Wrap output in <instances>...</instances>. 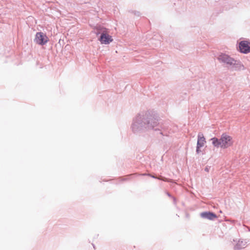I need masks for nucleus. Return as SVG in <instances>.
I'll use <instances>...</instances> for the list:
<instances>
[{
    "instance_id": "obj_9",
    "label": "nucleus",
    "mask_w": 250,
    "mask_h": 250,
    "mask_svg": "<svg viewBox=\"0 0 250 250\" xmlns=\"http://www.w3.org/2000/svg\"><path fill=\"white\" fill-rule=\"evenodd\" d=\"M247 243L248 241L246 240H239L236 246L234 247L235 250H239L241 249L244 248Z\"/></svg>"
},
{
    "instance_id": "obj_8",
    "label": "nucleus",
    "mask_w": 250,
    "mask_h": 250,
    "mask_svg": "<svg viewBox=\"0 0 250 250\" xmlns=\"http://www.w3.org/2000/svg\"><path fill=\"white\" fill-rule=\"evenodd\" d=\"M200 217L203 219L214 220L217 218V215L211 211H204L200 213Z\"/></svg>"
},
{
    "instance_id": "obj_10",
    "label": "nucleus",
    "mask_w": 250,
    "mask_h": 250,
    "mask_svg": "<svg viewBox=\"0 0 250 250\" xmlns=\"http://www.w3.org/2000/svg\"><path fill=\"white\" fill-rule=\"evenodd\" d=\"M148 175L154 179H158L159 180H163L164 181H167V179L164 177H161L160 178H157L156 176L152 175L150 174H148Z\"/></svg>"
},
{
    "instance_id": "obj_2",
    "label": "nucleus",
    "mask_w": 250,
    "mask_h": 250,
    "mask_svg": "<svg viewBox=\"0 0 250 250\" xmlns=\"http://www.w3.org/2000/svg\"><path fill=\"white\" fill-rule=\"evenodd\" d=\"M220 63L226 65L229 69L232 70H237L243 67L241 64L240 61L236 60L228 54L221 53L217 57Z\"/></svg>"
},
{
    "instance_id": "obj_5",
    "label": "nucleus",
    "mask_w": 250,
    "mask_h": 250,
    "mask_svg": "<svg viewBox=\"0 0 250 250\" xmlns=\"http://www.w3.org/2000/svg\"><path fill=\"white\" fill-rule=\"evenodd\" d=\"M48 41V38L45 33L42 32H37L36 34L34 42L41 45L45 44Z\"/></svg>"
},
{
    "instance_id": "obj_3",
    "label": "nucleus",
    "mask_w": 250,
    "mask_h": 250,
    "mask_svg": "<svg viewBox=\"0 0 250 250\" xmlns=\"http://www.w3.org/2000/svg\"><path fill=\"white\" fill-rule=\"evenodd\" d=\"M210 140L213 146L217 148H227L232 144L231 137L225 133L222 134L220 139L213 137Z\"/></svg>"
},
{
    "instance_id": "obj_11",
    "label": "nucleus",
    "mask_w": 250,
    "mask_h": 250,
    "mask_svg": "<svg viewBox=\"0 0 250 250\" xmlns=\"http://www.w3.org/2000/svg\"><path fill=\"white\" fill-rule=\"evenodd\" d=\"M131 13L137 17H140L141 15V13L137 11L132 10L131 11Z\"/></svg>"
},
{
    "instance_id": "obj_12",
    "label": "nucleus",
    "mask_w": 250,
    "mask_h": 250,
    "mask_svg": "<svg viewBox=\"0 0 250 250\" xmlns=\"http://www.w3.org/2000/svg\"><path fill=\"white\" fill-rule=\"evenodd\" d=\"M167 195L168 196L170 197H172L173 199L174 202H175L176 199L174 197H172L171 196V195L169 192H167Z\"/></svg>"
},
{
    "instance_id": "obj_13",
    "label": "nucleus",
    "mask_w": 250,
    "mask_h": 250,
    "mask_svg": "<svg viewBox=\"0 0 250 250\" xmlns=\"http://www.w3.org/2000/svg\"><path fill=\"white\" fill-rule=\"evenodd\" d=\"M205 170H206V171H208V167H206V168H205Z\"/></svg>"
},
{
    "instance_id": "obj_7",
    "label": "nucleus",
    "mask_w": 250,
    "mask_h": 250,
    "mask_svg": "<svg viewBox=\"0 0 250 250\" xmlns=\"http://www.w3.org/2000/svg\"><path fill=\"white\" fill-rule=\"evenodd\" d=\"M205 143L206 139L203 134L201 132L199 133L198 134V140L196 149L197 153H199L201 151L200 149L204 146Z\"/></svg>"
},
{
    "instance_id": "obj_6",
    "label": "nucleus",
    "mask_w": 250,
    "mask_h": 250,
    "mask_svg": "<svg viewBox=\"0 0 250 250\" xmlns=\"http://www.w3.org/2000/svg\"><path fill=\"white\" fill-rule=\"evenodd\" d=\"M239 50L243 54L250 52V42L247 41H241L239 43Z\"/></svg>"
},
{
    "instance_id": "obj_1",
    "label": "nucleus",
    "mask_w": 250,
    "mask_h": 250,
    "mask_svg": "<svg viewBox=\"0 0 250 250\" xmlns=\"http://www.w3.org/2000/svg\"><path fill=\"white\" fill-rule=\"evenodd\" d=\"M131 128L134 133H139L149 129L160 131V134L164 135L158 119L149 111L138 113L132 120Z\"/></svg>"
},
{
    "instance_id": "obj_4",
    "label": "nucleus",
    "mask_w": 250,
    "mask_h": 250,
    "mask_svg": "<svg viewBox=\"0 0 250 250\" xmlns=\"http://www.w3.org/2000/svg\"><path fill=\"white\" fill-rule=\"evenodd\" d=\"M95 34L97 36L100 34L98 40L102 44H108L113 41L112 37L107 33L105 28L97 26L95 29Z\"/></svg>"
},
{
    "instance_id": "obj_14",
    "label": "nucleus",
    "mask_w": 250,
    "mask_h": 250,
    "mask_svg": "<svg viewBox=\"0 0 250 250\" xmlns=\"http://www.w3.org/2000/svg\"><path fill=\"white\" fill-rule=\"evenodd\" d=\"M122 180H125V179H123V178H122Z\"/></svg>"
}]
</instances>
